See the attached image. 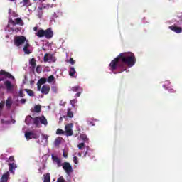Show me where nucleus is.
<instances>
[{
	"label": "nucleus",
	"instance_id": "obj_1",
	"mask_svg": "<svg viewBox=\"0 0 182 182\" xmlns=\"http://www.w3.org/2000/svg\"><path fill=\"white\" fill-rule=\"evenodd\" d=\"M136 55L132 52L122 53L111 61L109 70L114 75L129 72V68H133L136 65Z\"/></svg>",
	"mask_w": 182,
	"mask_h": 182
},
{
	"label": "nucleus",
	"instance_id": "obj_2",
	"mask_svg": "<svg viewBox=\"0 0 182 182\" xmlns=\"http://www.w3.org/2000/svg\"><path fill=\"white\" fill-rule=\"evenodd\" d=\"M14 46L18 49L23 48V51L26 55L32 53V47L29 44V41L23 36H16L14 38Z\"/></svg>",
	"mask_w": 182,
	"mask_h": 182
},
{
	"label": "nucleus",
	"instance_id": "obj_3",
	"mask_svg": "<svg viewBox=\"0 0 182 182\" xmlns=\"http://www.w3.org/2000/svg\"><path fill=\"white\" fill-rule=\"evenodd\" d=\"M16 25H20V26H23V21L22 18H17L16 19H12L9 18V24L7 26V31L11 33H18L19 31V28L16 27Z\"/></svg>",
	"mask_w": 182,
	"mask_h": 182
},
{
	"label": "nucleus",
	"instance_id": "obj_4",
	"mask_svg": "<svg viewBox=\"0 0 182 182\" xmlns=\"http://www.w3.org/2000/svg\"><path fill=\"white\" fill-rule=\"evenodd\" d=\"M4 106H5V104L4 102H0V120L2 123V124H5L6 126H8L11 124H15V119H12V115H8L6 114L2 113V109L4 108Z\"/></svg>",
	"mask_w": 182,
	"mask_h": 182
},
{
	"label": "nucleus",
	"instance_id": "obj_5",
	"mask_svg": "<svg viewBox=\"0 0 182 182\" xmlns=\"http://www.w3.org/2000/svg\"><path fill=\"white\" fill-rule=\"evenodd\" d=\"M36 36L38 38H46V39H50L53 38V31L51 28H48L47 30H38V32L36 33Z\"/></svg>",
	"mask_w": 182,
	"mask_h": 182
},
{
	"label": "nucleus",
	"instance_id": "obj_6",
	"mask_svg": "<svg viewBox=\"0 0 182 182\" xmlns=\"http://www.w3.org/2000/svg\"><path fill=\"white\" fill-rule=\"evenodd\" d=\"M4 86L6 89L7 93H11L14 95V93L18 90V85H16V83L12 84L9 80L4 81Z\"/></svg>",
	"mask_w": 182,
	"mask_h": 182
},
{
	"label": "nucleus",
	"instance_id": "obj_7",
	"mask_svg": "<svg viewBox=\"0 0 182 182\" xmlns=\"http://www.w3.org/2000/svg\"><path fill=\"white\" fill-rule=\"evenodd\" d=\"M25 132L24 136L26 140H31V139H39L41 137V132L39 131H26Z\"/></svg>",
	"mask_w": 182,
	"mask_h": 182
},
{
	"label": "nucleus",
	"instance_id": "obj_8",
	"mask_svg": "<svg viewBox=\"0 0 182 182\" xmlns=\"http://www.w3.org/2000/svg\"><path fill=\"white\" fill-rule=\"evenodd\" d=\"M73 123L67 124L65 126V131H64L65 136H73Z\"/></svg>",
	"mask_w": 182,
	"mask_h": 182
},
{
	"label": "nucleus",
	"instance_id": "obj_9",
	"mask_svg": "<svg viewBox=\"0 0 182 182\" xmlns=\"http://www.w3.org/2000/svg\"><path fill=\"white\" fill-rule=\"evenodd\" d=\"M49 138V135L42 134H41V140L40 139L36 141V143L38 144H40L41 146H47L48 145V139Z\"/></svg>",
	"mask_w": 182,
	"mask_h": 182
},
{
	"label": "nucleus",
	"instance_id": "obj_10",
	"mask_svg": "<svg viewBox=\"0 0 182 182\" xmlns=\"http://www.w3.org/2000/svg\"><path fill=\"white\" fill-rule=\"evenodd\" d=\"M43 60L44 62H47L48 63H53L56 62V58L50 53H46L44 55Z\"/></svg>",
	"mask_w": 182,
	"mask_h": 182
},
{
	"label": "nucleus",
	"instance_id": "obj_11",
	"mask_svg": "<svg viewBox=\"0 0 182 182\" xmlns=\"http://www.w3.org/2000/svg\"><path fill=\"white\" fill-rule=\"evenodd\" d=\"M6 107L7 110H11L14 112V99L11 96L8 97L6 100Z\"/></svg>",
	"mask_w": 182,
	"mask_h": 182
},
{
	"label": "nucleus",
	"instance_id": "obj_12",
	"mask_svg": "<svg viewBox=\"0 0 182 182\" xmlns=\"http://www.w3.org/2000/svg\"><path fill=\"white\" fill-rule=\"evenodd\" d=\"M39 122L41 123V124H44V126H48V120L46 119V118H45L44 116L35 118L36 126H38V124H39Z\"/></svg>",
	"mask_w": 182,
	"mask_h": 182
},
{
	"label": "nucleus",
	"instance_id": "obj_13",
	"mask_svg": "<svg viewBox=\"0 0 182 182\" xmlns=\"http://www.w3.org/2000/svg\"><path fill=\"white\" fill-rule=\"evenodd\" d=\"M61 167H63V170H65L68 176H69V174H70V173L73 171V170L72 169V165H70L69 162H64L63 164V166H61Z\"/></svg>",
	"mask_w": 182,
	"mask_h": 182
},
{
	"label": "nucleus",
	"instance_id": "obj_14",
	"mask_svg": "<svg viewBox=\"0 0 182 182\" xmlns=\"http://www.w3.org/2000/svg\"><path fill=\"white\" fill-rule=\"evenodd\" d=\"M43 182H50V174L47 173L44 175ZM57 182H66V181L63 178V177L60 176L58 178Z\"/></svg>",
	"mask_w": 182,
	"mask_h": 182
},
{
	"label": "nucleus",
	"instance_id": "obj_15",
	"mask_svg": "<svg viewBox=\"0 0 182 182\" xmlns=\"http://www.w3.org/2000/svg\"><path fill=\"white\" fill-rule=\"evenodd\" d=\"M2 75L7 77L9 79H12L13 80H15V77H14L12 75H11L9 73L5 72L4 70H1L0 72V82L4 80V77H2Z\"/></svg>",
	"mask_w": 182,
	"mask_h": 182
},
{
	"label": "nucleus",
	"instance_id": "obj_16",
	"mask_svg": "<svg viewBox=\"0 0 182 182\" xmlns=\"http://www.w3.org/2000/svg\"><path fill=\"white\" fill-rule=\"evenodd\" d=\"M53 6V5L52 4H47V6H41V7H38V10L37 11V16L38 18H39V19H41V18H42L43 15V11H42V9H43V8H52Z\"/></svg>",
	"mask_w": 182,
	"mask_h": 182
},
{
	"label": "nucleus",
	"instance_id": "obj_17",
	"mask_svg": "<svg viewBox=\"0 0 182 182\" xmlns=\"http://www.w3.org/2000/svg\"><path fill=\"white\" fill-rule=\"evenodd\" d=\"M62 16V11L60 10H57L55 12H54L52 15V19L50 20V22L51 23H53V22H56L55 21V18H60Z\"/></svg>",
	"mask_w": 182,
	"mask_h": 182
},
{
	"label": "nucleus",
	"instance_id": "obj_18",
	"mask_svg": "<svg viewBox=\"0 0 182 182\" xmlns=\"http://www.w3.org/2000/svg\"><path fill=\"white\" fill-rule=\"evenodd\" d=\"M52 159L54 164H57L58 167H62L63 164H62V160L55 155H52Z\"/></svg>",
	"mask_w": 182,
	"mask_h": 182
},
{
	"label": "nucleus",
	"instance_id": "obj_19",
	"mask_svg": "<svg viewBox=\"0 0 182 182\" xmlns=\"http://www.w3.org/2000/svg\"><path fill=\"white\" fill-rule=\"evenodd\" d=\"M168 28L171 29V31L175 32L176 33H181L182 32V28L176 26V24L169 26Z\"/></svg>",
	"mask_w": 182,
	"mask_h": 182
},
{
	"label": "nucleus",
	"instance_id": "obj_20",
	"mask_svg": "<svg viewBox=\"0 0 182 182\" xmlns=\"http://www.w3.org/2000/svg\"><path fill=\"white\" fill-rule=\"evenodd\" d=\"M79 141H82V143H87L89 141V138H87V136L85 134H80L78 136Z\"/></svg>",
	"mask_w": 182,
	"mask_h": 182
},
{
	"label": "nucleus",
	"instance_id": "obj_21",
	"mask_svg": "<svg viewBox=\"0 0 182 182\" xmlns=\"http://www.w3.org/2000/svg\"><path fill=\"white\" fill-rule=\"evenodd\" d=\"M45 83H46V79L45 78H41L38 82H37V90L38 92H41V87L42 86V85H45Z\"/></svg>",
	"mask_w": 182,
	"mask_h": 182
},
{
	"label": "nucleus",
	"instance_id": "obj_22",
	"mask_svg": "<svg viewBox=\"0 0 182 182\" xmlns=\"http://www.w3.org/2000/svg\"><path fill=\"white\" fill-rule=\"evenodd\" d=\"M25 123L28 125L30 126V124H35V119L32 118L31 116H27L26 119H25Z\"/></svg>",
	"mask_w": 182,
	"mask_h": 182
},
{
	"label": "nucleus",
	"instance_id": "obj_23",
	"mask_svg": "<svg viewBox=\"0 0 182 182\" xmlns=\"http://www.w3.org/2000/svg\"><path fill=\"white\" fill-rule=\"evenodd\" d=\"M41 90L43 95H48L49 93V91L50 90V87L48 85H45L42 87Z\"/></svg>",
	"mask_w": 182,
	"mask_h": 182
},
{
	"label": "nucleus",
	"instance_id": "obj_24",
	"mask_svg": "<svg viewBox=\"0 0 182 182\" xmlns=\"http://www.w3.org/2000/svg\"><path fill=\"white\" fill-rule=\"evenodd\" d=\"M9 167L10 173H15V168H16L18 166H16V164L14 162H12L9 164Z\"/></svg>",
	"mask_w": 182,
	"mask_h": 182
},
{
	"label": "nucleus",
	"instance_id": "obj_25",
	"mask_svg": "<svg viewBox=\"0 0 182 182\" xmlns=\"http://www.w3.org/2000/svg\"><path fill=\"white\" fill-rule=\"evenodd\" d=\"M8 178H9V172H6L2 175L0 182H8Z\"/></svg>",
	"mask_w": 182,
	"mask_h": 182
},
{
	"label": "nucleus",
	"instance_id": "obj_26",
	"mask_svg": "<svg viewBox=\"0 0 182 182\" xmlns=\"http://www.w3.org/2000/svg\"><path fill=\"white\" fill-rule=\"evenodd\" d=\"M69 75L71 77H76V70L74 67H70L69 70Z\"/></svg>",
	"mask_w": 182,
	"mask_h": 182
},
{
	"label": "nucleus",
	"instance_id": "obj_27",
	"mask_svg": "<svg viewBox=\"0 0 182 182\" xmlns=\"http://www.w3.org/2000/svg\"><path fill=\"white\" fill-rule=\"evenodd\" d=\"M72 92H83V88L79 85L71 87Z\"/></svg>",
	"mask_w": 182,
	"mask_h": 182
},
{
	"label": "nucleus",
	"instance_id": "obj_28",
	"mask_svg": "<svg viewBox=\"0 0 182 182\" xmlns=\"http://www.w3.org/2000/svg\"><path fill=\"white\" fill-rule=\"evenodd\" d=\"M95 122H97V119L94 118L87 119V123L89 126H95Z\"/></svg>",
	"mask_w": 182,
	"mask_h": 182
},
{
	"label": "nucleus",
	"instance_id": "obj_29",
	"mask_svg": "<svg viewBox=\"0 0 182 182\" xmlns=\"http://www.w3.org/2000/svg\"><path fill=\"white\" fill-rule=\"evenodd\" d=\"M70 103L72 107H73L74 109H76V107H77V99L71 100Z\"/></svg>",
	"mask_w": 182,
	"mask_h": 182
},
{
	"label": "nucleus",
	"instance_id": "obj_30",
	"mask_svg": "<svg viewBox=\"0 0 182 182\" xmlns=\"http://www.w3.org/2000/svg\"><path fill=\"white\" fill-rule=\"evenodd\" d=\"M62 140H63V139H62L61 137L56 138L54 141V146L55 147H58L59 146V144H60V143H62Z\"/></svg>",
	"mask_w": 182,
	"mask_h": 182
},
{
	"label": "nucleus",
	"instance_id": "obj_31",
	"mask_svg": "<svg viewBox=\"0 0 182 182\" xmlns=\"http://www.w3.org/2000/svg\"><path fill=\"white\" fill-rule=\"evenodd\" d=\"M171 85V82L170 80H167L164 82V84L162 85V87L166 90L168 87V86H170Z\"/></svg>",
	"mask_w": 182,
	"mask_h": 182
},
{
	"label": "nucleus",
	"instance_id": "obj_32",
	"mask_svg": "<svg viewBox=\"0 0 182 182\" xmlns=\"http://www.w3.org/2000/svg\"><path fill=\"white\" fill-rule=\"evenodd\" d=\"M24 90L25 92H26L28 96H31V97H33V96H35V92H33L31 90L25 89Z\"/></svg>",
	"mask_w": 182,
	"mask_h": 182
},
{
	"label": "nucleus",
	"instance_id": "obj_33",
	"mask_svg": "<svg viewBox=\"0 0 182 182\" xmlns=\"http://www.w3.org/2000/svg\"><path fill=\"white\" fill-rule=\"evenodd\" d=\"M67 116H68V117H70V119H72V117H73V112L72 111V109H70V108L67 109Z\"/></svg>",
	"mask_w": 182,
	"mask_h": 182
},
{
	"label": "nucleus",
	"instance_id": "obj_34",
	"mask_svg": "<svg viewBox=\"0 0 182 182\" xmlns=\"http://www.w3.org/2000/svg\"><path fill=\"white\" fill-rule=\"evenodd\" d=\"M85 142H80L77 145V147L79 150H85Z\"/></svg>",
	"mask_w": 182,
	"mask_h": 182
},
{
	"label": "nucleus",
	"instance_id": "obj_35",
	"mask_svg": "<svg viewBox=\"0 0 182 182\" xmlns=\"http://www.w3.org/2000/svg\"><path fill=\"white\" fill-rule=\"evenodd\" d=\"M23 6H31V0H23L22 1Z\"/></svg>",
	"mask_w": 182,
	"mask_h": 182
},
{
	"label": "nucleus",
	"instance_id": "obj_36",
	"mask_svg": "<svg viewBox=\"0 0 182 182\" xmlns=\"http://www.w3.org/2000/svg\"><path fill=\"white\" fill-rule=\"evenodd\" d=\"M29 63L31 65V68H33V69L35 68V66H36V60H35L34 58L30 60Z\"/></svg>",
	"mask_w": 182,
	"mask_h": 182
},
{
	"label": "nucleus",
	"instance_id": "obj_37",
	"mask_svg": "<svg viewBox=\"0 0 182 182\" xmlns=\"http://www.w3.org/2000/svg\"><path fill=\"white\" fill-rule=\"evenodd\" d=\"M41 110H42V107H41V105H36L34 107V111L36 112V113H39Z\"/></svg>",
	"mask_w": 182,
	"mask_h": 182
},
{
	"label": "nucleus",
	"instance_id": "obj_38",
	"mask_svg": "<svg viewBox=\"0 0 182 182\" xmlns=\"http://www.w3.org/2000/svg\"><path fill=\"white\" fill-rule=\"evenodd\" d=\"M53 80H55V77H53V75H50L47 79L48 83H52Z\"/></svg>",
	"mask_w": 182,
	"mask_h": 182
},
{
	"label": "nucleus",
	"instance_id": "obj_39",
	"mask_svg": "<svg viewBox=\"0 0 182 182\" xmlns=\"http://www.w3.org/2000/svg\"><path fill=\"white\" fill-rule=\"evenodd\" d=\"M9 14L11 16H14V18H16L18 16V14L15 11H12V10H9Z\"/></svg>",
	"mask_w": 182,
	"mask_h": 182
},
{
	"label": "nucleus",
	"instance_id": "obj_40",
	"mask_svg": "<svg viewBox=\"0 0 182 182\" xmlns=\"http://www.w3.org/2000/svg\"><path fill=\"white\" fill-rule=\"evenodd\" d=\"M168 90V92L169 93H176V90H174V88H171V87H168L166 90Z\"/></svg>",
	"mask_w": 182,
	"mask_h": 182
},
{
	"label": "nucleus",
	"instance_id": "obj_41",
	"mask_svg": "<svg viewBox=\"0 0 182 182\" xmlns=\"http://www.w3.org/2000/svg\"><path fill=\"white\" fill-rule=\"evenodd\" d=\"M68 63H70V65H75V63H76V61L73 60V58H70L68 60Z\"/></svg>",
	"mask_w": 182,
	"mask_h": 182
},
{
	"label": "nucleus",
	"instance_id": "obj_42",
	"mask_svg": "<svg viewBox=\"0 0 182 182\" xmlns=\"http://www.w3.org/2000/svg\"><path fill=\"white\" fill-rule=\"evenodd\" d=\"M57 134H65V131L60 129H58L57 132H56Z\"/></svg>",
	"mask_w": 182,
	"mask_h": 182
},
{
	"label": "nucleus",
	"instance_id": "obj_43",
	"mask_svg": "<svg viewBox=\"0 0 182 182\" xmlns=\"http://www.w3.org/2000/svg\"><path fill=\"white\" fill-rule=\"evenodd\" d=\"M36 70L37 73H41L42 72V67H41V65H38Z\"/></svg>",
	"mask_w": 182,
	"mask_h": 182
},
{
	"label": "nucleus",
	"instance_id": "obj_44",
	"mask_svg": "<svg viewBox=\"0 0 182 182\" xmlns=\"http://www.w3.org/2000/svg\"><path fill=\"white\" fill-rule=\"evenodd\" d=\"M18 96H20V97H23L25 96V94H23V90H19Z\"/></svg>",
	"mask_w": 182,
	"mask_h": 182
},
{
	"label": "nucleus",
	"instance_id": "obj_45",
	"mask_svg": "<svg viewBox=\"0 0 182 182\" xmlns=\"http://www.w3.org/2000/svg\"><path fill=\"white\" fill-rule=\"evenodd\" d=\"M82 92H83V91H78V92H77L75 95L74 97H80V95H82Z\"/></svg>",
	"mask_w": 182,
	"mask_h": 182
},
{
	"label": "nucleus",
	"instance_id": "obj_46",
	"mask_svg": "<svg viewBox=\"0 0 182 182\" xmlns=\"http://www.w3.org/2000/svg\"><path fill=\"white\" fill-rule=\"evenodd\" d=\"M73 163H75V164H79V161L77 160V157L76 156L73 157Z\"/></svg>",
	"mask_w": 182,
	"mask_h": 182
},
{
	"label": "nucleus",
	"instance_id": "obj_47",
	"mask_svg": "<svg viewBox=\"0 0 182 182\" xmlns=\"http://www.w3.org/2000/svg\"><path fill=\"white\" fill-rule=\"evenodd\" d=\"M9 163H14V156H10L8 161Z\"/></svg>",
	"mask_w": 182,
	"mask_h": 182
},
{
	"label": "nucleus",
	"instance_id": "obj_48",
	"mask_svg": "<svg viewBox=\"0 0 182 182\" xmlns=\"http://www.w3.org/2000/svg\"><path fill=\"white\" fill-rule=\"evenodd\" d=\"M20 103H21V105H25V103H26V99H21L20 100Z\"/></svg>",
	"mask_w": 182,
	"mask_h": 182
},
{
	"label": "nucleus",
	"instance_id": "obj_49",
	"mask_svg": "<svg viewBox=\"0 0 182 182\" xmlns=\"http://www.w3.org/2000/svg\"><path fill=\"white\" fill-rule=\"evenodd\" d=\"M89 154V148H87V151L85 152L83 157H86Z\"/></svg>",
	"mask_w": 182,
	"mask_h": 182
},
{
	"label": "nucleus",
	"instance_id": "obj_50",
	"mask_svg": "<svg viewBox=\"0 0 182 182\" xmlns=\"http://www.w3.org/2000/svg\"><path fill=\"white\" fill-rule=\"evenodd\" d=\"M63 156L65 159L68 158V154H66V153L63 152Z\"/></svg>",
	"mask_w": 182,
	"mask_h": 182
},
{
	"label": "nucleus",
	"instance_id": "obj_51",
	"mask_svg": "<svg viewBox=\"0 0 182 182\" xmlns=\"http://www.w3.org/2000/svg\"><path fill=\"white\" fill-rule=\"evenodd\" d=\"M60 106H65V105H66V102H60Z\"/></svg>",
	"mask_w": 182,
	"mask_h": 182
},
{
	"label": "nucleus",
	"instance_id": "obj_52",
	"mask_svg": "<svg viewBox=\"0 0 182 182\" xmlns=\"http://www.w3.org/2000/svg\"><path fill=\"white\" fill-rule=\"evenodd\" d=\"M77 156H78L79 157H82V153L78 152V153L77 154Z\"/></svg>",
	"mask_w": 182,
	"mask_h": 182
},
{
	"label": "nucleus",
	"instance_id": "obj_53",
	"mask_svg": "<svg viewBox=\"0 0 182 182\" xmlns=\"http://www.w3.org/2000/svg\"><path fill=\"white\" fill-rule=\"evenodd\" d=\"M76 129H77V130L78 132H80V127L77 126Z\"/></svg>",
	"mask_w": 182,
	"mask_h": 182
},
{
	"label": "nucleus",
	"instance_id": "obj_54",
	"mask_svg": "<svg viewBox=\"0 0 182 182\" xmlns=\"http://www.w3.org/2000/svg\"><path fill=\"white\" fill-rule=\"evenodd\" d=\"M33 29L35 32H36L38 31V27H34Z\"/></svg>",
	"mask_w": 182,
	"mask_h": 182
},
{
	"label": "nucleus",
	"instance_id": "obj_55",
	"mask_svg": "<svg viewBox=\"0 0 182 182\" xmlns=\"http://www.w3.org/2000/svg\"><path fill=\"white\" fill-rule=\"evenodd\" d=\"M53 91L55 92V93H56V87H53Z\"/></svg>",
	"mask_w": 182,
	"mask_h": 182
},
{
	"label": "nucleus",
	"instance_id": "obj_56",
	"mask_svg": "<svg viewBox=\"0 0 182 182\" xmlns=\"http://www.w3.org/2000/svg\"><path fill=\"white\" fill-rule=\"evenodd\" d=\"M25 80H26V75L24 76Z\"/></svg>",
	"mask_w": 182,
	"mask_h": 182
},
{
	"label": "nucleus",
	"instance_id": "obj_57",
	"mask_svg": "<svg viewBox=\"0 0 182 182\" xmlns=\"http://www.w3.org/2000/svg\"><path fill=\"white\" fill-rule=\"evenodd\" d=\"M9 1H15V0H9Z\"/></svg>",
	"mask_w": 182,
	"mask_h": 182
},
{
	"label": "nucleus",
	"instance_id": "obj_58",
	"mask_svg": "<svg viewBox=\"0 0 182 182\" xmlns=\"http://www.w3.org/2000/svg\"><path fill=\"white\" fill-rule=\"evenodd\" d=\"M60 41H62V42H63V39H61Z\"/></svg>",
	"mask_w": 182,
	"mask_h": 182
},
{
	"label": "nucleus",
	"instance_id": "obj_59",
	"mask_svg": "<svg viewBox=\"0 0 182 182\" xmlns=\"http://www.w3.org/2000/svg\"><path fill=\"white\" fill-rule=\"evenodd\" d=\"M60 120H62V117L60 118Z\"/></svg>",
	"mask_w": 182,
	"mask_h": 182
}]
</instances>
